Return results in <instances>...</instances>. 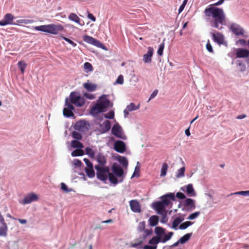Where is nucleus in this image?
Wrapping results in <instances>:
<instances>
[{"label":"nucleus","instance_id":"f257e3e1","mask_svg":"<svg viewBox=\"0 0 249 249\" xmlns=\"http://www.w3.org/2000/svg\"><path fill=\"white\" fill-rule=\"evenodd\" d=\"M205 15L210 20L211 25L219 30L222 29L219 25L224 24L226 16L223 10L214 6L206 8L204 10Z\"/></svg>","mask_w":249,"mask_h":249},{"label":"nucleus","instance_id":"f03ea898","mask_svg":"<svg viewBox=\"0 0 249 249\" xmlns=\"http://www.w3.org/2000/svg\"><path fill=\"white\" fill-rule=\"evenodd\" d=\"M161 201H158L153 202L151 206L157 212L158 214H162L164 212H167L165 207L171 205L172 203L171 200H175V197L174 193H170L165 195L161 197Z\"/></svg>","mask_w":249,"mask_h":249},{"label":"nucleus","instance_id":"7ed1b4c3","mask_svg":"<svg viewBox=\"0 0 249 249\" xmlns=\"http://www.w3.org/2000/svg\"><path fill=\"white\" fill-rule=\"evenodd\" d=\"M109 101L105 95L101 96L97 101L96 104L92 107L90 109V114L96 116L100 113L106 111L109 105Z\"/></svg>","mask_w":249,"mask_h":249},{"label":"nucleus","instance_id":"20e7f679","mask_svg":"<svg viewBox=\"0 0 249 249\" xmlns=\"http://www.w3.org/2000/svg\"><path fill=\"white\" fill-rule=\"evenodd\" d=\"M33 29L36 31H41L53 35H57L59 32H61L64 30L62 25L54 24L35 26L33 27Z\"/></svg>","mask_w":249,"mask_h":249},{"label":"nucleus","instance_id":"39448f33","mask_svg":"<svg viewBox=\"0 0 249 249\" xmlns=\"http://www.w3.org/2000/svg\"><path fill=\"white\" fill-rule=\"evenodd\" d=\"M95 168L97 178L100 180L106 181L109 173V168L108 166L95 165Z\"/></svg>","mask_w":249,"mask_h":249},{"label":"nucleus","instance_id":"423d86ee","mask_svg":"<svg viewBox=\"0 0 249 249\" xmlns=\"http://www.w3.org/2000/svg\"><path fill=\"white\" fill-rule=\"evenodd\" d=\"M70 100L72 104L79 107H82L85 102L84 98L77 95L74 92H72L71 93Z\"/></svg>","mask_w":249,"mask_h":249},{"label":"nucleus","instance_id":"0eeeda50","mask_svg":"<svg viewBox=\"0 0 249 249\" xmlns=\"http://www.w3.org/2000/svg\"><path fill=\"white\" fill-rule=\"evenodd\" d=\"M112 134L115 136L116 137L125 140L126 139V137L123 134V130L121 126L117 124H115L111 129Z\"/></svg>","mask_w":249,"mask_h":249},{"label":"nucleus","instance_id":"6e6552de","mask_svg":"<svg viewBox=\"0 0 249 249\" xmlns=\"http://www.w3.org/2000/svg\"><path fill=\"white\" fill-rule=\"evenodd\" d=\"M65 106L66 107L63 109V115L67 117L73 116V111L74 110V107L72 105L68 102V99L66 100Z\"/></svg>","mask_w":249,"mask_h":249},{"label":"nucleus","instance_id":"1a4fd4ad","mask_svg":"<svg viewBox=\"0 0 249 249\" xmlns=\"http://www.w3.org/2000/svg\"><path fill=\"white\" fill-rule=\"evenodd\" d=\"M89 123L81 120L76 122L74 125V128L76 130L81 132H85L89 129Z\"/></svg>","mask_w":249,"mask_h":249},{"label":"nucleus","instance_id":"9d476101","mask_svg":"<svg viewBox=\"0 0 249 249\" xmlns=\"http://www.w3.org/2000/svg\"><path fill=\"white\" fill-rule=\"evenodd\" d=\"M14 19V16L10 13L6 14L3 17V19L0 21V26H5L6 25L15 24L13 22Z\"/></svg>","mask_w":249,"mask_h":249},{"label":"nucleus","instance_id":"9b49d317","mask_svg":"<svg viewBox=\"0 0 249 249\" xmlns=\"http://www.w3.org/2000/svg\"><path fill=\"white\" fill-rule=\"evenodd\" d=\"M83 39L85 42L98 47H101L103 46V44L100 41L88 35L84 36Z\"/></svg>","mask_w":249,"mask_h":249},{"label":"nucleus","instance_id":"f8f14e48","mask_svg":"<svg viewBox=\"0 0 249 249\" xmlns=\"http://www.w3.org/2000/svg\"><path fill=\"white\" fill-rule=\"evenodd\" d=\"M38 197L37 195L33 193L28 194L24 198L22 203L23 204H29L38 200Z\"/></svg>","mask_w":249,"mask_h":249},{"label":"nucleus","instance_id":"ddd939ff","mask_svg":"<svg viewBox=\"0 0 249 249\" xmlns=\"http://www.w3.org/2000/svg\"><path fill=\"white\" fill-rule=\"evenodd\" d=\"M129 205L132 212L138 213L141 212V206L137 200L133 199L130 200L129 201Z\"/></svg>","mask_w":249,"mask_h":249},{"label":"nucleus","instance_id":"4468645a","mask_svg":"<svg viewBox=\"0 0 249 249\" xmlns=\"http://www.w3.org/2000/svg\"><path fill=\"white\" fill-rule=\"evenodd\" d=\"M114 149L117 152L120 153H123L126 150L125 144L123 141H117L114 143Z\"/></svg>","mask_w":249,"mask_h":249},{"label":"nucleus","instance_id":"2eb2a0df","mask_svg":"<svg viewBox=\"0 0 249 249\" xmlns=\"http://www.w3.org/2000/svg\"><path fill=\"white\" fill-rule=\"evenodd\" d=\"M231 31L235 35L237 36L243 35L244 31L239 25L233 23L232 24L230 28Z\"/></svg>","mask_w":249,"mask_h":249},{"label":"nucleus","instance_id":"dca6fc26","mask_svg":"<svg viewBox=\"0 0 249 249\" xmlns=\"http://www.w3.org/2000/svg\"><path fill=\"white\" fill-rule=\"evenodd\" d=\"M113 174L117 176L121 177L124 174V171L122 167L116 163H114L111 167Z\"/></svg>","mask_w":249,"mask_h":249},{"label":"nucleus","instance_id":"f3484780","mask_svg":"<svg viewBox=\"0 0 249 249\" xmlns=\"http://www.w3.org/2000/svg\"><path fill=\"white\" fill-rule=\"evenodd\" d=\"M153 49L149 47L148 48L147 53L143 56V61L145 63H150L151 62V58L153 54Z\"/></svg>","mask_w":249,"mask_h":249},{"label":"nucleus","instance_id":"a211bd4d","mask_svg":"<svg viewBox=\"0 0 249 249\" xmlns=\"http://www.w3.org/2000/svg\"><path fill=\"white\" fill-rule=\"evenodd\" d=\"M236 55L237 58H247L249 56V50L238 48L236 50Z\"/></svg>","mask_w":249,"mask_h":249},{"label":"nucleus","instance_id":"6ab92c4d","mask_svg":"<svg viewBox=\"0 0 249 249\" xmlns=\"http://www.w3.org/2000/svg\"><path fill=\"white\" fill-rule=\"evenodd\" d=\"M68 18L69 20L75 22L81 26L84 25V22L75 13H71L68 17Z\"/></svg>","mask_w":249,"mask_h":249},{"label":"nucleus","instance_id":"aec40b11","mask_svg":"<svg viewBox=\"0 0 249 249\" xmlns=\"http://www.w3.org/2000/svg\"><path fill=\"white\" fill-rule=\"evenodd\" d=\"M213 39L214 42L218 43L219 44L222 43L224 37L220 33L217 32L216 34H212Z\"/></svg>","mask_w":249,"mask_h":249},{"label":"nucleus","instance_id":"412c9836","mask_svg":"<svg viewBox=\"0 0 249 249\" xmlns=\"http://www.w3.org/2000/svg\"><path fill=\"white\" fill-rule=\"evenodd\" d=\"M97 160L99 163L98 165L105 166L107 163L106 157L102 153H99L96 157Z\"/></svg>","mask_w":249,"mask_h":249},{"label":"nucleus","instance_id":"4be33fe9","mask_svg":"<svg viewBox=\"0 0 249 249\" xmlns=\"http://www.w3.org/2000/svg\"><path fill=\"white\" fill-rule=\"evenodd\" d=\"M1 226H0V236H6L8 230V227L6 223L4 222L0 223Z\"/></svg>","mask_w":249,"mask_h":249},{"label":"nucleus","instance_id":"5701e85b","mask_svg":"<svg viewBox=\"0 0 249 249\" xmlns=\"http://www.w3.org/2000/svg\"><path fill=\"white\" fill-rule=\"evenodd\" d=\"M84 88L88 91H95L97 89L96 85L89 82L85 83L83 84Z\"/></svg>","mask_w":249,"mask_h":249},{"label":"nucleus","instance_id":"b1692460","mask_svg":"<svg viewBox=\"0 0 249 249\" xmlns=\"http://www.w3.org/2000/svg\"><path fill=\"white\" fill-rule=\"evenodd\" d=\"M183 216H178L175 218L173 223L172 228L176 229L178 225L184 220Z\"/></svg>","mask_w":249,"mask_h":249},{"label":"nucleus","instance_id":"393cba45","mask_svg":"<svg viewBox=\"0 0 249 249\" xmlns=\"http://www.w3.org/2000/svg\"><path fill=\"white\" fill-rule=\"evenodd\" d=\"M184 205L190 209L195 208V201L191 198H187L185 199Z\"/></svg>","mask_w":249,"mask_h":249},{"label":"nucleus","instance_id":"a878e982","mask_svg":"<svg viewBox=\"0 0 249 249\" xmlns=\"http://www.w3.org/2000/svg\"><path fill=\"white\" fill-rule=\"evenodd\" d=\"M186 192L190 196H196V193L192 184H189L186 186Z\"/></svg>","mask_w":249,"mask_h":249},{"label":"nucleus","instance_id":"bb28decb","mask_svg":"<svg viewBox=\"0 0 249 249\" xmlns=\"http://www.w3.org/2000/svg\"><path fill=\"white\" fill-rule=\"evenodd\" d=\"M159 222V217L157 215H152L149 219V224L151 226H156Z\"/></svg>","mask_w":249,"mask_h":249},{"label":"nucleus","instance_id":"cd10ccee","mask_svg":"<svg viewBox=\"0 0 249 249\" xmlns=\"http://www.w3.org/2000/svg\"><path fill=\"white\" fill-rule=\"evenodd\" d=\"M101 127L103 129L104 132H107L111 127V124L110 121L106 120L103 122L101 125Z\"/></svg>","mask_w":249,"mask_h":249},{"label":"nucleus","instance_id":"c85d7f7f","mask_svg":"<svg viewBox=\"0 0 249 249\" xmlns=\"http://www.w3.org/2000/svg\"><path fill=\"white\" fill-rule=\"evenodd\" d=\"M160 241L161 237L154 236L149 241V243L153 246H157L159 243L161 242Z\"/></svg>","mask_w":249,"mask_h":249},{"label":"nucleus","instance_id":"c756f323","mask_svg":"<svg viewBox=\"0 0 249 249\" xmlns=\"http://www.w3.org/2000/svg\"><path fill=\"white\" fill-rule=\"evenodd\" d=\"M173 234L174 233L172 231L168 232L167 234H163L164 237L163 238H162V236L161 237V242L165 243L167 241L169 240L171 238Z\"/></svg>","mask_w":249,"mask_h":249},{"label":"nucleus","instance_id":"7c9ffc66","mask_svg":"<svg viewBox=\"0 0 249 249\" xmlns=\"http://www.w3.org/2000/svg\"><path fill=\"white\" fill-rule=\"evenodd\" d=\"M192 235V233L191 232L187 233L183 235L179 239L180 244H184L185 242L188 241L190 239Z\"/></svg>","mask_w":249,"mask_h":249},{"label":"nucleus","instance_id":"2f4dec72","mask_svg":"<svg viewBox=\"0 0 249 249\" xmlns=\"http://www.w3.org/2000/svg\"><path fill=\"white\" fill-rule=\"evenodd\" d=\"M71 145L73 148H78L79 149L84 147L83 144L77 140H73L71 142Z\"/></svg>","mask_w":249,"mask_h":249},{"label":"nucleus","instance_id":"473e14b6","mask_svg":"<svg viewBox=\"0 0 249 249\" xmlns=\"http://www.w3.org/2000/svg\"><path fill=\"white\" fill-rule=\"evenodd\" d=\"M155 232L157 235L156 236L161 237L165 233V229L160 227H157L155 229Z\"/></svg>","mask_w":249,"mask_h":249},{"label":"nucleus","instance_id":"72a5a7b5","mask_svg":"<svg viewBox=\"0 0 249 249\" xmlns=\"http://www.w3.org/2000/svg\"><path fill=\"white\" fill-rule=\"evenodd\" d=\"M118 161L120 162L123 167L126 168L128 165V160L124 157L119 156L118 159Z\"/></svg>","mask_w":249,"mask_h":249},{"label":"nucleus","instance_id":"f704fd0d","mask_svg":"<svg viewBox=\"0 0 249 249\" xmlns=\"http://www.w3.org/2000/svg\"><path fill=\"white\" fill-rule=\"evenodd\" d=\"M108 178L111 183L114 185H116L118 183V180L114 174L109 172L108 175Z\"/></svg>","mask_w":249,"mask_h":249},{"label":"nucleus","instance_id":"c9c22d12","mask_svg":"<svg viewBox=\"0 0 249 249\" xmlns=\"http://www.w3.org/2000/svg\"><path fill=\"white\" fill-rule=\"evenodd\" d=\"M84 154V151L81 149H77L74 150L71 152V156L72 157L81 156Z\"/></svg>","mask_w":249,"mask_h":249},{"label":"nucleus","instance_id":"e433bc0d","mask_svg":"<svg viewBox=\"0 0 249 249\" xmlns=\"http://www.w3.org/2000/svg\"><path fill=\"white\" fill-rule=\"evenodd\" d=\"M168 168V166L166 163H163L162 164L160 171V177H164L166 176Z\"/></svg>","mask_w":249,"mask_h":249},{"label":"nucleus","instance_id":"4c0bfd02","mask_svg":"<svg viewBox=\"0 0 249 249\" xmlns=\"http://www.w3.org/2000/svg\"><path fill=\"white\" fill-rule=\"evenodd\" d=\"M85 170L87 175L89 178H91L94 177L95 173L93 167L90 168H86Z\"/></svg>","mask_w":249,"mask_h":249},{"label":"nucleus","instance_id":"58836bf2","mask_svg":"<svg viewBox=\"0 0 249 249\" xmlns=\"http://www.w3.org/2000/svg\"><path fill=\"white\" fill-rule=\"evenodd\" d=\"M85 152L90 158H94L95 157V152L93 149L89 147L85 148Z\"/></svg>","mask_w":249,"mask_h":249},{"label":"nucleus","instance_id":"ea45409f","mask_svg":"<svg viewBox=\"0 0 249 249\" xmlns=\"http://www.w3.org/2000/svg\"><path fill=\"white\" fill-rule=\"evenodd\" d=\"M18 65L20 69L22 74L24 73L25 70L26 68L27 64L23 61H20L18 62Z\"/></svg>","mask_w":249,"mask_h":249},{"label":"nucleus","instance_id":"a19ab883","mask_svg":"<svg viewBox=\"0 0 249 249\" xmlns=\"http://www.w3.org/2000/svg\"><path fill=\"white\" fill-rule=\"evenodd\" d=\"M193 224L192 222L190 221H186L184 223H181L179 226V229L180 230H184L188 228L189 226Z\"/></svg>","mask_w":249,"mask_h":249},{"label":"nucleus","instance_id":"79ce46f5","mask_svg":"<svg viewBox=\"0 0 249 249\" xmlns=\"http://www.w3.org/2000/svg\"><path fill=\"white\" fill-rule=\"evenodd\" d=\"M84 68L87 72L92 71H93L92 66L89 62L85 63L84 64Z\"/></svg>","mask_w":249,"mask_h":249},{"label":"nucleus","instance_id":"37998d69","mask_svg":"<svg viewBox=\"0 0 249 249\" xmlns=\"http://www.w3.org/2000/svg\"><path fill=\"white\" fill-rule=\"evenodd\" d=\"M185 170V168L184 167H182L181 168H180L178 171L177 174L176 175L177 178H179L184 177Z\"/></svg>","mask_w":249,"mask_h":249},{"label":"nucleus","instance_id":"c03bdc74","mask_svg":"<svg viewBox=\"0 0 249 249\" xmlns=\"http://www.w3.org/2000/svg\"><path fill=\"white\" fill-rule=\"evenodd\" d=\"M127 109L130 111L137 110L139 108V105L136 107L134 103H131L126 107Z\"/></svg>","mask_w":249,"mask_h":249},{"label":"nucleus","instance_id":"a18cd8bd","mask_svg":"<svg viewBox=\"0 0 249 249\" xmlns=\"http://www.w3.org/2000/svg\"><path fill=\"white\" fill-rule=\"evenodd\" d=\"M231 195H242V196H249V191H242L237 192L233 193H231L230 196Z\"/></svg>","mask_w":249,"mask_h":249},{"label":"nucleus","instance_id":"49530a36","mask_svg":"<svg viewBox=\"0 0 249 249\" xmlns=\"http://www.w3.org/2000/svg\"><path fill=\"white\" fill-rule=\"evenodd\" d=\"M72 137L76 140H81L82 139V136L79 132L77 131H73L72 133Z\"/></svg>","mask_w":249,"mask_h":249},{"label":"nucleus","instance_id":"de8ad7c7","mask_svg":"<svg viewBox=\"0 0 249 249\" xmlns=\"http://www.w3.org/2000/svg\"><path fill=\"white\" fill-rule=\"evenodd\" d=\"M164 40L165 39H164L163 42L160 45L159 49L157 52L158 54L160 56L162 55L163 54V51L164 48Z\"/></svg>","mask_w":249,"mask_h":249},{"label":"nucleus","instance_id":"09e8293b","mask_svg":"<svg viewBox=\"0 0 249 249\" xmlns=\"http://www.w3.org/2000/svg\"><path fill=\"white\" fill-rule=\"evenodd\" d=\"M145 228V222L144 221L140 222L138 226V230L140 232L144 231Z\"/></svg>","mask_w":249,"mask_h":249},{"label":"nucleus","instance_id":"8fccbe9b","mask_svg":"<svg viewBox=\"0 0 249 249\" xmlns=\"http://www.w3.org/2000/svg\"><path fill=\"white\" fill-rule=\"evenodd\" d=\"M34 22V21L32 19H19L17 20V22L19 23H24V24H30Z\"/></svg>","mask_w":249,"mask_h":249},{"label":"nucleus","instance_id":"3c124183","mask_svg":"<svg viewBox=\"0 0 249 249\" xmlns=\"http://www.w3.org/2000/svg\"><path fill=\"white\" fill-rule=\"evenodd\" d=\"M61 188L66 193H68L71 191V189H68L67 186L63 182L61 183Z\"/></svg>","mask_w":249,"mask_h":249},{"label":"nucleus","instance_id":"603ef678","mask_svg":"<svg viewBox=\"0 0 249 249\" xmlns=\"http://www.w3.org/2000/svg\"><path fill=\"white\" fill-rule=\"evenodd\" d=\"M167 212H164V213H163L162 214H160V215H162V218L160 220L161 222H162L163 223H165L167 222L168 219L167 217Z\"/></svg>","mask_w":249,"mask_h":249},{"label":"nucleus","instance_id":"864d4df0","mask_svg":"<svg viewBox=\"0 0 249 249\" xmlns=\"http://www.w3.org/2000/svg\"><path fill=\"white\" fill-rule=\"evenodd\" d=\"M237 65L238 66L240 67L241 71H244L246 69L245 65L243 63L241 60L237 61Z\"/></svg>","mask_w":249,"mask_h":249},{"label":"nucleus","instance_id":"5fc2aeb1","mask_svg":"<svg viewBox=\"0 0 249 249\" xmlns=\"http://www.w3.org/2000/svg\"><path fill=\"white\" fill-rule=\"evenodd\" d=\"M114 113L113 111H110L108 113H107L105 115V117L106 118L111 119L114 118Z\"/></svg>","mask_w":249,"mask_h":249},{"label":"nucleus","instance_id":"6e6d98bb","mask_svg":"<svg viewBox=\"0 0 249 249\" xmlns=\"http://www.w3.org/2000/svg\"><path fill=\"white\" fill-rule=\"evenodd\" d=\"M199 214H200V213L199 212H195L194 213L191 214L189 216L188 219H189L190 220L194 219L196 218L197 216H198Z\"/></svg>","mask_w":249,"mask_h":249},{"label":"nucleus","instance_id":"4d7b16f0","mask_svg":"<svg viewBox=\"0 0 249 249\" xmlns=\"http://www.w3.org/2000/svg\"><path fill=\"white\" fill-rule=\"evenodd\" d=\"M116 84H123L124 83V77L122 75H120L115 82Z\"/></svg>","mask_w":249,"mask_h":249},{"label":"nucleus","instance_id":"13d9d810","mask_svg":"<svg viewBox=\"0 0 249 249\" xmlns=\"http://www.w3.org/2000/svg\"><path fill=\"white\" fill-rule=\"evenodd\" d=\"M84 161L87 165L86 168H90L93 167L92 163L89 161V160L87 158L84 159Z\"/></svg>","mask_w":249,"mask_h":249},{"label":"nucleus","instance_id":"bf43d9fd","mask_svg":"<svg viewBox=\"0 0 249 249\" xmlns=\"http://www.w3.org/2000/svg\"><path fill=\"white\" fill-rule=\"evenodd\" d=\"M206 48L209 52L212 53H213V47H212L209 40H208L207 41V43L206 44Z\"/></svg>","mask_w":249,"mask_h":249},{"label":"nucleus","instance_id":"052dcab7","mask_svg":"<svg viewBox=\"0 0 249 249\" xmlns=\"http://www.w3.org/2000/svg\"><path fill=\"white\" fill-rule=\"evenodd\" d=\"M187 0H184L182 4L180 5V6L179 7V8L178 9V13H180L183 11V10L184 9V7L187 3Z\"/></svg>","mask_w":249,"mask_h":249},{"label":"nucleus","instance_id":"680f3d73","mask_svg":"<svg viewBox=\"0 0 249 249\" xmlns=\"http://www.w3.org/2000/svg\"><path fill=\"white\" fill-rule=\"evenodd\" d=\"M158 89H155L150 95V96L148 100V102H149L151 99L154 98L158 94Z\"/></svg>","mask_w":249,"mask_h":249},{"label":"nucleus","instance_id":"e2e57ef3","mask_svg":"<svg viewBox=\"0 0 249 249\" xmlns=\"http://www.w3.org/2000/svg\"><path fill=\"white\" fill-rule=\"evenodd\" d=\"M63 38L69 43L70 44H71L73 47H75L77 45L75 43H74L73 41L71 40L69 38L66 37H63Z\"/></svg>","mask_w":249,"mask_h":249},{"label":"nucleus","instance_id":"0e129e2a","mask_svg":"<svg viewBox=\"0 0 249 249\" xmlns=\"http://www.w3.org/2000/svg\"><path fill=\"white\" fill-rule=\"evenodd\" d=\"M84 96L85 97L87 98V99H91V100L95 98V96L94 95H93L92 94L89 93H84Z\"/></svg>","mask_w":249,"mask_h":249},{"label":"nucleus","instance_id":"69168bd1","mask_svg":"<svg viewBox=\"0 0 249 249\" xmlns=\"http://www.w3.org/2000/svg\"><path fill=\"white\" fill-rule=\"evenodd\" d=\"M176 196L179 198V199H185L186 196H185L184 195V194H183L182 193H181V192H178L176 194Z\"/></svg>","mask_w":249,"mask_h":249},{"label":"nucleus","instance_id":"338daca9","mask_svg":"<svg viewBox=\"0 0 249 249\" xmlns=\"http://www.w3.org/2000/svg\"><path fill=\"white\" fill-rule=\"evenodd\" d=\"M73 163L75 166L80 167L81 165L82 162L79 160L75 159L73 161Z\"/></svg>","mask_w":249,"mask_h":249},{"label":"nucleus","instance_id":"774afa93","mask_svg":"<svg viewBox=\"0 0 249 249\" xmlns=\"http://www.w3.org/2000/svg\"><path fill=\"white\" fill-rule=\"evenodd\" d=\"M157 246H149L145 245L143 247V249H157Z\"/></svg>","mask_w":249,"mask_h":249}]
</instances>
